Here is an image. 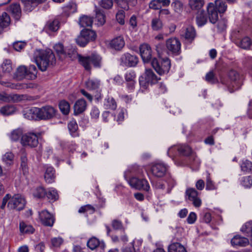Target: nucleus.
Here are the masks:
<instances>
[{"mask_svg": "<svg viewBox=\"0 0 252 252\" xmlns=\"http://www.w3.org/2000/svg\"><path fill=\"white\" fill-rule=\"evenodd\" d=\"M204 4V0H189V5L192 10H200Z\"/></svg>", "mask_w": 252, "mask_h": 252, "instance_id": "obj_31", "label": "nucleus"}, {"mask_svg": "<svg viewBox=\"0 0 252 252\" xmlns=\"http://www.w3.org/2000/svg\"><path fill=\"white\" fill-rule=\"evenodd\" d=\"M32 194L35 198H43L46 196V191L44 188L38 187L33 190Z\"/></svg>", "mask_w": 252, "mask_h": 252, "instance_id": "obj_40", "label": "nucleus"}, {"mask_svg": "<svg viewBox=\"0 0 252 252\" xmlns=\"http://www.w3.org/2000/svg\"><path fill=\"white\" fill-rule=\"evenodd\" d=\"M151 171L155 177L161 178L166 175L167 166L163 163H155L152 165Z\"/></svg>", "mask_w": 252, "mask_h": 252, "instance_id": "obj_11", "label": "nucleus"}, {"mask_svg": "<svg viewBox=\"0 0 252 252\" xmlns=\"http://www.w3.org/2000/svg\"><path fill=\"white\" fill-rule=\"evenodd\" d=\"M241 231L248 234V236H252V221L246 222L241 229Z\"/></svg>", "mask_w": 252, "mask_h": 252, "instance_id": "obj_49", "label": "nucleus"}, {"mask_svg": "<svg viewBox=\"0 0 252 252\" xmlns=\"http://www.w3.org/2000/svg\"><path fill=\"white\" fill-rule=\"evenodd\" d=\"M99 245V240L95 237L91 238L87 242V246L92 250L95 249Z\"/></svg>", "mask_w": 252, "mask_h": 252, "instance_id": "obj_43", "label": "nucleus"}, {"mask_svg": "<svg viewBox=\"0 0 252 252\" xmlns=\"http://www.w3.org/2000/svg\"><path fill=\"white\" fill-rule=\"evenodd\" d=\"M61 26L60 22L57 19L49 20L45 25L43 30L46 32H57Z\"/></svg>", "mask_w": 252, "mask_h": 252, "instance_id": "obj_21", "label": "nucleus"}, {"mask_svg": "<svg viewBox=\"0 0 252 252\" xmlns=\"http://www.w3.org/2000/svg\"><path fill=\"white\" fill-rule=\"evenodd\" d=\"M205 80L211 84H216L219 82L218 78L213 71H210L206 74Z\"/></svg>", "mask_w": 252, "mask_h": 252, "instance_id": "obj_48", "label": "nucleus"}, {"mask_svg": "<svg viewBox=\"0 0 252 252\" xmlns=\"http://www.w3.org/2000/svg\"><path fill=\"white\" fill-rule=\"evenodd\" d=\"M196 23L199 27H202L207 22V17L204 12L199 13L196 18Z\"/></svg>", "mask_w": 252, "mask_h": 252, "instance_id": "obj_45", "label": "nucleus"}, {"mask_svg": "<svg viewBox=\"0 0 252 252\" xmlns=\"http://www.w3.org/2000/svg\"><path fill=\"white\" fill-rule=\"evenodd\" d=\"M99 5L104 9H109L112 7L113 1V0H101Z\"/></svg>", "mask_w": 252, "mask_h": 252, "instance_id": "obj_54", "label": "nucleus"}, {"mask_svg": "<svg viewBox=\"0 0 252 252\" xmlns=\"http://www.w3.org/2000/svg\"><path fill=\"white\" fill-rule=\"evenodd\" d=\"M174 151H178L180 156H189L191 153V148L186 145H179L171 147L168 150V154L170 155Z\"/></svg>", "mask_w": 252, "mask_h": 252, "instance_id": "obj_16", "label": "nucleus"}, {"mask_svg": "<svg viewBox=\"0 0 252 252\" xmlns=\"http://www.w3.org/2000/svg\"><path fill=\"white\" fill-rule=\"evenodd\" d=\"M59 108L61 111L64 115H67L70 111V105L65 100H62L59 103Z\"/></svg>", "mask_w": 252, "mask_h": 252, "instance_id": "obj_44", "label": "nucleus"}, {"mask_svg": "<svg viewBox=\"0 0 252 252\" xmlns=\"http://www.w3.org/2000/svg\"><path fill=\"white\" fill-rule=\"evenodd\" d=\"M7 10L16 20H19L20 19L22 12L19 4L17 3L11 4L7 8Z\"/></svg>", "mask_w": 252, "mask_h": 252, "instance_id": "obj_19", "label": "nucleus"}, {"mask_svg": "<svg viewBox=\"0 0 252 252\" xmlns=\"http://www.w3.org/2000/svg\"><path fill=\"white\" fill-rule=\"evenodd\" d=\"M96 32H80L76 38V43L81 47H85L89 42L93 41L96 38Z\"/></svg>", "mask_w": 252, "mask_h": 252, "instance_id": "obj_10", "label": "nucleus"}, {"mask_svg": "<svg viewBox=\"0 0 252 252\" xmlns=\"http://www.w3.org/2000/svg\"><path fill=\"white\" fill-rule=\"evenodd\" d=\"M227 26V20L225 19H222L218 22L217 29L218 31H223L226 30Z\"/></svg>", "mask_w": 252, "mask_h": 252, "instance_id": "obj_57", "label": "nucleus"}, {"mask_svg": "<svg viewBox=\"0 0 252 252\" xmlns=\"http://www.w3.org/2000/svg\"><path fill=\"white\" fill-rule=\"evenodd\" d=\"M78 62L84 67L85 70L89 71H91L92 69V63L91 62L90 56H79Z\"/></svg>", "mask_w": 252, "mask_h": 252, "instance_id": "obj_26", "label": "nucleus"}, {"mask_svg": "<svg viewBox=\"0 0 252 252\" xmlns=\"http://www.w3.org/2000/svg\"><path fill=\"white\" fill-rule=\"evenodd\" d=\"M106 22L105 16L103 12L98 9L95 10V24L98 26H102Z\"/></svg>", "mask_w": 252, "mask_h": 252, "instance_id": "obj_29", "label": "nucleus"}, {"mask_svg": "<svg viewBox=\"0 0 252 252\" xmlns=\"http://www.w3.org/2000/svg\"><path fill=\"white\" fill-rule=\"evenodd\" d=\"M86 87L91 90L97 89L100 86V81L96 79H89L86 82Z\"/></svg>", "mask_w": 252, "mask_h": 252, "instance_id": "obj_35", "label": "nucleus"}, {"mask_svg": "<svg viewBox=\"0 0 252 252\" xmlns=\"http://www.w3.org/2000/svg\"><path fill=\"white\" fill-rule=\"evenodd\" d=\"M146 81L151 84H154L158 82L160 78H158L151 69H146L145 73Z\"/></svg>", "mask_w": 252, "mask_h": 252, "instance_id": "obj_23", "label": "nucleus"}, {"mask_svg": "<svg viewBox=\"0 0 252 252\" xmlns=\"http://www.w3.org/2000/svg\"><path fill=\"white\" fill-rule=\"evenodd\" d=\"M130 185L137 189L149 191L150 188L149 184L145 179H140L136 177H132L129 180Z\"/></svg>", "mask_w": 252, "mask_h": 252, "instance_id": "obj_12", "label": "nucleus"}, {"mask_svg": "<svg viewBox=\"0 0 252 252\" xmlns=\"http://www.w3.org/2000/svg\"><path fill=\"white\" fill-rule=\"evenodd\" d=\"M16 110L14 105L8 104L0 108V113L3 116H8L14 114Z\"/></svg>", "mask_w": 252, "mask_h": 252, "instance_id": "obj_30", "label": "nucleus"}, {"mask_svg": "<svg viewBox=\"0 0 252 252\" xmlns=\"http://www.w3.org/2000/svg\"><path fill=\"white\" fill-rule=\"evenodd\" d=\"M20 230L22 233H32L34 229L31 225L27 224L24 222H21L20 223Z\"/></svg>", "mask_w": 252, "mask_h": 252, "instance_id": "obj_41", "label": "nucleus"}, {"mask_svg": "<svg viewBox=\"0 0 252 252\" xmlns=\"http://www.w3.org/2000/svg\"><path fill=\"white\" fill-rule=\"evenodd\" d=\"M112 226L113 228L116 230H120L123 228L122 221L118 220H114L112 221Z\"/></svg>", "mask_w": 252, "mask_h": 252, "instance_id": "obj_63", "label": "nucleus"}, {"mask_svg": "<svg viewBox=\"0 0 252 252\" xmlns=\"http://www.w3.org/2000/svg\"><path fill=\"white\" fill-rule=\"evenodd\" d=\"M135 78L136 74L133 70L127 71L125 75V80L127 82V87L131 91L134 88Z\"/></svg>", "mask_w": 252, "mask_h": 252, "instance_id": "obj_20", "label": "nucleus"}, {"mask_svg": "<svg viewBox=\"0 0 252 252\" xmlns=\"http://www.w3.org/2000/svg\"><path fill=\"white\" fill-rule=\"evenodd\" d=\"M21 167L22 168L24 171L27 172V169H28V166H27L28 159H27L26 155L25 154H23L21 156Z\"/></svg>", "mask_w": 252, "mask_h": 252, "instance_id": "obj_61", "label": "nucleus"}, {"mask_svg": "<svg viewBox=\"0 0 252 252\" xmlns=\"http://www.w3.org/2000/svg\"><path fill=\"white\" fill-rule=\"evenodd\" d=\"M152 27L153 30L154 31L159 30L162 27V23L161 21L158 19H154L152 21Z\"/></svg>", "mask_w": 252, "mask_h": 252, "instance_id": "obj_58", "label": "nucleus"}, {"mask_svg": "<svg viewBox=\"0 0 252 252\" xmlns=\"http://www.w3.org/2000/svg\"><path fill=\"white\" fill-rule=\"evenodd\" d=\"M92 64L94 67L100 68L102 64V58L97 54H92L90 56Z\"/></svg>", "mask_w": 252, "mask_h": 252, "instance_id": "obj_33", "label": "nucleus"}, {"mask_svg": "<svg viewBox=\"0 0 252 252\" xmlns=\"http://www.w3.org/2000/svg\"><path fill=\"white\" fill-rule=\"evenodd\" d=\"M56 110L52 106L46 105L41 108L32 107L27 110L25 117L31 120H48L56 116Z\"/></svg>", "mask_w": 252, "mask_h": 252, "instance_id": "obj_1", "label": "nucleus"}, {"mask_svg": "<svg viewBox=\"0 0 252 252\" xmlns=\"http://www.w3.org/2000/svg\"><path fill=\"white\" fill-rule=\"evenodd\" d=\"M37 72L36 68L34 65H30L29 67L22 65L17 68L14 76L19 80L25 78L33 80L36 78Z\"/></svg>", "mask_w": 252, "mask_h": 252, "instance_id": "obj_3", "label": "nucleus"}, {"mask_svg": "<svg viewBox=\"0 0 252 252\" xmlns=\"http://www.w3.org/2000/svg\"><path fill=\"white\" fill-rule=\"evenodd\" d=\"M14 155L11 152L6 153L2 156V161L6 164L11 165L13 163Z\"/></svg>", "mask_w": 252, "mask_h": 252, "instance_id": "obj_47", "label": "nucleus"}, {"mask_svg": "<svg viewBox=\"0 0 252 252\" xmlns=\"http://www.w3.org/2000/svg\"><path fill=\"white\" fill-rule=\"evenodd\" d=\"M66 55H67L71 60H74L76 58L79 59V56H81L77 53V49L75 47L69 46L65 49Z\"/></svg>", "mask_w": 252, "mask_h": 252, "instance_id": "obj_36", "label": "nucleus"}, {"mask_svg": "<svg viewBox=\"0 0 252 252\" xmlns=\"http://www.w3.org/2000/svg\"><path fill=\"white\" fill-rule=\"evenodd\" d=\"M168 252H187V251L180 243L175 242L169 246Z\"/></svg>", "mask_w": 252, "mask_h": 252, "instance_id": "obj_32", "label": "nucleus"}, {"mask_svg": "<svg viewBox=\"0 0 252 252\" xmlns=\"http://www.w3.org/2000/svg\"><path fill=\"white\" fill-rule=\"evenodd\" d=\"M206 182V189L207 190H215L217 189V186L215 182L211 180L210 174L207 175Z\"/></svg>", "mask_w": 252, "mask_h": 252, "instance_id": "obj_50", "label": "nucleus"}, {"mask_svg": "<svg viewBox=\"0 0 252 252\" xmlns=\"http://www.w3.org/2000/svg\"><path fill=\"white\" fill-rule=\"evenodd\" d=\"M119 61L121 65L128 67H134L138 63V58L135 55L126 53L121 56Z\"/></svg>", "mask_w": 252, "mask_h": 252, "instance_id": "obj_9", "label": "nucleus"}, {"mask_svg": "<svg viewBox=\"0 0 252 252\" xmlns=\"http://www.w3.org/2000/svg\"><path fill=\"white\" fill-rule=\"evenodd\" d=\"M228 80L221 78L220 82L227 87L230 93H232L238 89L241 85L240 75L236 71L232 69L228 72Z\"/></svg>", "mask_w": 252, "mask_h": 252, "instance_id": "obj_4", "label": "nucleus"}, {"mask_svg": "<svg viewBox=\"0 0 252 252\" xmlns=\"http://www.w3.org/2000/svg\"><path fill=\"white\" fill-rule=\"evenodd\" d=\"M172 6L174 8V11L178 13L182 12L183 10V3L178 0L174 1L172 3Z\"/></svg>", "mask_w": 252, "mask_h": 252, "instance_id": "obj_51", "label": "nucleus"}, {"mask_svg": "<svg viewBox=\"0 0 252 252\" xmlns=\"http://www.w3.org/2000/svg\"><path fill=\"white\" fill-rule=\"evenodd\" d=\"M43 133V131L27 132L22 135L20 141L21 144L24 147H36L39 143L38 140Z\"/></svg>", "mask_w": 252, "mask_h": 252, "instance_id": "obj_5", "label": "nucleus"}, {"mask_svg": "<svg viewBox=\"0 0 252 252\" xmlns=\"http://www.w3.org/2000/svg\"><path fill=\"white\" fill-rule=\"evenodd\" d=\"M213 4L220 14H223L227 10V5L223 0H216Z\"/></svg>", "mask_w": 252, "mask_h": 252, "instance_id": "obj_28", "label": "nucleus"}, {"mask_svg": "<svg viewBox=\"0 0 252 252\" xmlns=\"http://www.w3.org/2000/svg\"><path fill=\"white\" fill-rule=\"evenodd\" d=\"M55 178V170L52 167H48L44 174L46 182L49 184L52 183L54 181Z\"/></svg>", "mask_w": 252, "mask_h": 252, "instance_id": "obj_27", "label": "nucleus"}, {"mask_svg": "<svg viewBox=\"0 0 252 252\" xmlns=\"http://www.w3.org/2000/svg\"><path fill=\"white\" fill-rule=\"evenodd\" d=\"M149 7L153 9H160L161 5H160L158 0H153L149 3Z\"/></svg>", "mask_w": 252, "mask_h": 252, "instance_id": "obj_64", "label": "nucleus"}, {"mask_svg": "<svg viewBox=\"0 0 252 252\" xmlns=\"http://www.w3.org/2000/svg\"><path fill=\"white\" fill-rule=\"evenodd\" d=\"M87 103L84 99H78L74 105V114L77 115L83 113L86 109Z\"/></svg>", "mask_w": 252, "mask_h": 252, "instance_id": "obj_22", "label": "nucleus"}, {"mask_svg": "<svg viewBox=\"0 0 252 252\" xmlns=\"http://www.w3.org/2000/svg\"><path fill=\"white\" fill-rule=\"evenodd\" d=\"M54 49L59 55H66V51L63 46L61 43H58L55 45Z\"/></svg>", "mask_w": 252, "mask_h": 252, "instance_id": "obj_56", "label": "nucleus"}, {"mask_svg": "<svg viewBox=\"0 0 252 252\" xmlns=\"http://www.w3.org/2000/svg\"><path fill=\"white\" fill-rule=\"evenodd\" d=\"M186 194L188 200L192 202L194 207H199L201 205V200L199 197L198 191L195 189H188L186 191Z\"/></svg>", "mask_w": 252, "mask_h": 252, "instance_id": "obj_13", "label": "nucleus"}, {"mask_svg": "<svg viewBox=\"0 0 252 252\" xmlns=\"http://www.w3.org/2000/svg\"><path fill=\"white\" fill-rule=\"evenodd\" d=\"M249 240L240 236H234L231 241L233 246L245 247L249 244Z\"/></svg>", "mask_w": 252, "mask_h": 252, "instance_id": "obj_25", "label": "nucleus"}, {"mask_svg": "<svg viewBox=\"0 0 252 252\" xmlns=\"http://www.w3.org/2000/svg\"><path fill=\"white\" fill-rule=\"evenodd\" d=\"M10 23V18L8 14L4 12L0 17V27L4 28L7 27Z\"/></svg>", "mask_w": 252, "mask_h": 252, "instance_id": "obj_39", "label": "nucleus"}, {"mask_svg": "<svg viewBox=\"0 0 252 252\" xmlns=\"http://www.w3.org/2000/svg\"><path fill=\"white\" fill-rule=\"evenodd\" d=\"M251 45V40L249 37H246L241 40L240 46L243 49L248 48Z\"/></svg>", "mask_w": 252, "mask_h": 252, "instance_id": "obj_60", "label": "nucleus"}, {"mask_svg": "<svg viewBox=\"0 0 252 252\" xmlns=\"http://www.w3.org/2000/svg\"><path fill=\"white\" fill-rule=\"evenodd\" d=\"M125 44L124 38L121 36L113 39L110 43V47L116 50H121L124 47Z\"/></svg>", "mask_w": 252, "mask_h": 252, "instance_id": "obj_24", "label": "nucleus"}, {"mask_svg": "<svg viewBox=\"0 0 252 252\" xmlns=\"http://www.w3.org/2000/svg\"><path fill=\"white\" fill-rule=\"evenodd\" d=\"M242 170L245 172L251 171L252 169V163L248 160L242 163L241 165Z\"/></svg>", "mask_w": 252, "mask_h": 252, "instance_id": "obj_62", "label": "nucleus"}, {"mask_svg": "<svg viewBox=\"0 0 252 252\" xmlns=\"http://www.w3.org/2000/svg\"><path fill=\"white\" fill-rule=\"evenodd\" d=\"M125 12L123 10H120L116 15V18L117 21L121 24H125Z\"/></svg>", "mask_w": 252, "mask_h": 252, "instance_id": "obj_55", "label": "nucleus"}, {"mask_svg": "<svg viewBox=\"0 0 252 252\" xmlns=\"http://www.w3.org/2000/svg\"><path fill=\"white\" fill-rule=\"evenodd\" d=\"M23 130L22 128H18L11 131L9 135V137L12 141H17L21 138L23 135Z\"/></svg>", "mask_w": 252, "mask_h": 252, "instance_id": "obj_38", "label": "nucleus"}, {"mask_svg": "<svg viewBox=\"0 0 252 252\" xmlns=\"http://www.w3.org/2000/svg\"><path fill=\"white\" fill-rule=\"evenodd\" d=\"M64 11L68 14L73 13L77 10V5L73 2H70L64 7Z\"/></svg>", "mask_w": 252, "mask_h": 252, "instance_id": "obj_52", "label": "nucleus"}, {"mask_svg": "<svg viewBox=\"0 0 252 252\" xmlns=\"http://www.w3.org/2000/svg\"><path fill=\"white\" fill-rule=\"evenodd\" d=\"M140 54L144 63L149 62L152 58V50L148 44H143L139 47Z\"/></svg>", "mask_w": 252, "mask_h": 252, "instance_id": "obj_15", "label": "nucleus"}, {"mask_svg": "<svg viewBox=\"0 0 252 252\" xmlns=\"http://www.w3.org/2000/svg\"><path fill=\"white\" fill-rule=\"evenodd\" d=\"M26 205L25 198L20 194H14L12 196L10 194L9 200L7 207L9 210L20 211L23 210Z\"/></svg>", "mask_w": 252, "mask_h": 252, "instance_id": "obj_7", "label": "nucleus"}, {"mask_svg": "<svg viewBox=\"0 0 252 252\" xmlns=\"http://www.w3.org/2000/svg\"><path fill=\"white\" fill-rule=\"evenodd\" d=\"M46 195L50 201L54 202L57 200L58 198V194L57 191L54 189H50L47 192Z\"/></svg>", "mask_w": 252, "mask_h": 252, "instance_id": "obj_42", "label": "nucleus"}, {"mask_svg": "<svg viewBox=\"0 0 252 252\" xmlns=\"http://www.w3.org/2000/svg\"><path fill=\"white\" fill-rule=\"evenodd\" d=\"M151 64L156 71L160 75L167 73L171 67L170 61L168 58L152 60Z\"/></svg>", "mask_w": 252, "mask_h": 252, "instance_id": "obj_6", "label": "nucleus"}, {"mask_svg": "<svg viewBox=\"0 0 252 252\" xmlns=\"http://www.w3.org/2000/svg\"><path fill=\"white\" fill-rule=\"evenodd\" d=\"M68 128L70 134L73 137H77L79 135L77 132L78 125L75 120H72L68 124Z\"/></svg>", "mask_w": 252, "mask_h": 252, "instance_id": "obj_34", "label": "nucleus"}, {"mask_svg": "<svg viewBox=\"0 0 252 252\" xmlns=\"http://www.w3.org/2000/svg\"><path fill=\"white\" fill-rule=\"evenodd\" d=\"M2 71L10 73L12 70V63L10 60H5L1 65Z\"/></svg>", "mask_w": 252, "mask_h": 252, "instance_id": "obj_46", "label": "nucleus"}, {"mask_svg": "<svg viewBox=\"0 0 252 252\" xmlns=\"http://www.w3.org/2000/svg\"><path fill=\"white\" fill-rule=\"evenodd\" d=\"M241 184L245 188H250L252 186V177L249 176L244 177Z\"/></svg>", "mask_w": 252, "mask_h": 252, "instance_id": "obj_59", "label": "nucleus"}, {"mask_svg": "<svg viewBox=\"0 0 252 252\" xmlns=\"http://www.w3.org/2000/svg\"><path fill=\"white\" fill-rule=\"evenodd\" d=\"M39 218L41 223L45 226H53L55 218L54 216L46 210L39 212L38 213Z\"/></svg>", "mask_w": 252, "mask_h": 252, "instance_id": "obj_14", "label": "nucleus"}, {"mask_svg": "<svg viewBox=\"0 0 252 252\" xmlns=\"http://www.w3.org/2000/svg\"><path fill=\"white\" fill-rule=\"evenodd\" d=\"M93 23V19L89 16L84 15L80 17L79 25L84 28L81 32H94L90 28L92 27Z\"/></svg>", "mask_w": 252, "mask_h": 252, "instance_id": "obj_18", "label": "nucleus"}, {"mask_svg": "<svg viewBox=\"0 0 252 252\" xmlns=\"http://www.w3.org/2000/svg\"><path fill=\"white\" fill-rule=\"evenodd\" d=\"M207 11L210 22L212 24L216 23L219 19L218 14L219 12L217 11V9L214 6L213 2L208 4Z\"/></svg>", "mask_w": 252, "mask_h": 252, "instance_id": "obj_17", "label": "nucleus"}, {"mask_svg": "<svg viewBox=\"0 0 252 252\" xmlns=\"http://www.w3.org/2000/svg\"><path fill=\"white\" fill-rule=\"evenodd\" d=\"M130 0H114L118 5L125 10L129 9L128 2Z\"/></svg>", "mask_w": 252, "mask_h": 252, "instance_id": "obj_53", "label": "nucleus"}, {"mask_svg": "<svg viewBox=\"0 0 252 252\" xmlns=\"http://www.w3.org/2000/svg\"><path fill=\"white\" fill-rule=\"evenodd\" d=\"M166 47L168 51L175 56H178L181 52V44L177 38H170L166 40Z\"/></svg>", "mask_w": 252, "mask_h": 252, "instance_id": "obj_8", "label": "nucleus"}, {"mask_svg": "<svg viewBox=\"0 0 252 252\" xmlns=\"http://www.w3.org/2000/svg\"><path fill=\"white\" fill-rule=\"evenodd\" d=\"M104 106L106 109L114 110L117 108V103L113 97H108L104 100Z\"/></svg>", "mask_w": 252, "mask_h": 252, "instance_id": "obj_37", "label": "nucleus"}, {"mask_svg": "<svg viewBox=\"0 0 252 252\" xmlns=\"http://www.w3.org/2000/svg\"><path fill=\"white\" fill-rule=\"evenodd\" d=\"M34 60L38 68L42 71L55 64L56 61L55 55L50 49L36 50L34 53Z\"/></svg>", "mask_w": 252, "mask_h": 252, "instance_id": "obj_2", "label": "nucleus"}]
</instances>
